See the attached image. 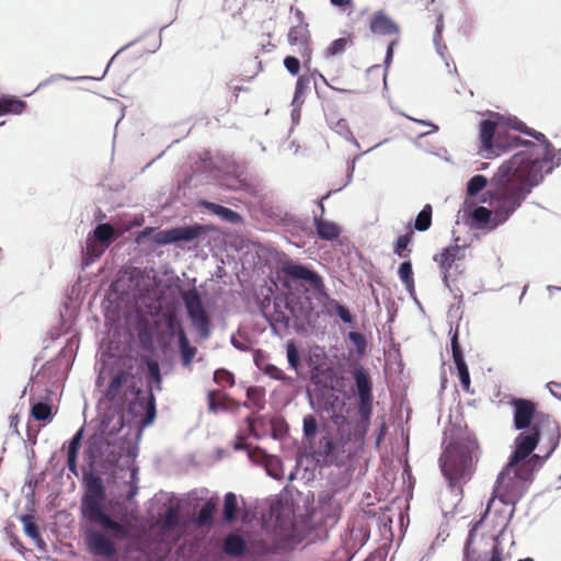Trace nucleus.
Returning a JSON list of instances; mask_svg holds the SVG:
<instances>
[{"label": "nucleus", "mask_w": 561, "mask_h": 561, "mask_svg": "<svg viewBox=\"0 0 561 561\" xmlns=\"http://www.w3.org/2000/svg\"><path fill=\"white\" fill-rule=\"evenodd\" d=\"M138 443L117 432L111 415H99L93 433L88 437L83 450L82 480L87 494L81 510L85 519L83 539L87 550L94 557L114 558L119 542L130 535L127 512L122 507V517L113 516L102 504L106 496L103 474L113 476L122 457L133 460L138 456Z\"/></svg>", "instance_id": "1"}, {"label": "nucleus", "mask_w": 561, "mask_h": 561, "mask_svg": "<svg viewBox=\"0 0 561 561\" xmlns=\"http://www.w3.org/2000/svg\"><path fill=\"white\" fill-rule=\"evenodd\" d=\"M130 375L125 369L113 371L102 396L105 411L101 415H111L112 425L117 427V432L138 443L144 428L151 425L157 417L153 390H161L162 375L157 364L149 366L146 393L140 388L127 386Z\"/></svg>", "instance_id": "2"}, {"label": "nucleus", "mask_w": 561, "mask_h": 561, "mask_svg": "<svg viewBox=\"0 0 561 561\" xmlns=\"http://www.w3.org/2000/svg\"><path fill=\"white\" fill-rule=\"evenodd\" d=\"M515 133L528 136L534 140L535 138L545 139L543 133L527 126L516 115L493 111V159L516 148H523L504 161L493 173V207L497 216L504 214V207L500 209V202L506 195V188L511 184H518L526 161L536 150L534 141L523 139Z\"/></svg>", "instance_id": "3"}, {"label": "nucleus", "mask_w": 561, "mask_h": 561, "mask_svg": "<svg viewBox=\"0 0 561 561\" xmlns=\"http://www.w3.org/2000/svg\"><path fill=\"white\" fill-rule=\"evenodd\" d=\"M324 287L323 277L312 266L286 260L277 271L274 320L284 327H289L291 320L309 324L313 318L310 294L316 298Z\"/></svg>", "instance_id": "4"}, {"label": "nucleus", "mask_w": 561, "mask_h": 561, "mask_svg": "<svg viewBox=\"0 0 561 561\" xmlns=\"http://www.w3.org/2000/svg\"><path fill=\"white\" fill-rule=\"evenodd\" d=\"M540 442L535 431L517 434L507 461L493 484V502L499 500L502 504L515 506L528 491L536 474L554 453H550L548 445L543 455L537 454Z\"/></svg>", "instance_id": "5"}, {"label": "nucleus", "mask_w": 561, "mask_h": 561, "mask_svg": "<svg viewBox=\"0 0 561 561\" xmlns=\"http://www.w3.org/2000/svg\"><path fill=\"white\" fill-rule=\"evenodd\" d=\"M535 141L542 147V152H539L536 145V150L525 163L518 184H511L506 188V195L500 202V209L504 207L503 216H497L493 207V230L506 222L533 190L543 182L545 176L561 165V148L556 149L546 136L545 139L535 138Z\"/></svg>", "instance_id": "6"}, {"label": "nucleus", "mask_w": 561, "mask_h": 561, "mask_svg": "<svg viewBox=\"0 0 561 561\" xmlns=\"http://www.w3.org/2000/svg\"><path fill=\"white\" fill-rule=\"evenodd\" d=\"M479 446L473 434H459L451 438L439 457V468L448 482L451 493H462L461 483L472 474L473 460L478 458Z\"/></svg>", "instance_id": "7"}, {"label": "nucleus", "mask_w": 561, "mask_h": 561, "mask_svg": "<svg viewBox=\"0 0 561 561\" xmlns=\"http://www.w3.org/2000/svg\"><path fill=\"white\" fill-rule=\"evenodd\" d=\"M209 230L206 225L201 224L175 226L164 230H157L154 227L147 226L135 233L134 242L141 245L146 241L152 240L156 247L169 244L181 247L182 244L203 240Z\"/></svg>", "instance_id": "8"}, {"label": "nucleus", "mask_w": 561, "mask_h": 561, "mask_svg": "<svg viewBox=\"0 0 561 561\" xmlns=\"http://www.w3.org/2000/svg\"><path fill=\"white\" fill-rule=\"evenodd\" d=\"M491 513V496L485 502L484 512L469 529L463 546V561H491V526L485 523Z\"/></svg>", "instance_id": "9"}, {"label": "nucleus", "mask_w": 561, "mask_h": 561, "mask_svg": "<svg viewBox=\"0 0 561 561\" xmlns=\"http://www.w3.org/2000/svg\"><path fill=\"white\" fill-rule=\"evenodd\" d=\"M308 402L310 408L318 414L327 412L335 424L343 420L341 414L345 405L344 399L332 388H316L314 397L308 391Z\"/></svg>", "instance_id": "10"}, {"label": "nucleus", "mask_w": 561, "mask_h": 561, "mask_svg": "<svg viewBox=\"0 0 561 561\" xmlns=\"http://www.w3.org/2000/svg\"><path fill=\"white\" fill-rule=\"evenodd\" d=\"M462 222L473 230L491 228V206L488 202H462L456 224Z\"/></svg>", "instance_id": "11"}, {"label": "nucleus", "mask_w": 561, "mask_h": 561, "mask_svg": "<svg viewBox=\"0 0 561 561\" xmlns=\"http://www.w3.org/2000/svg\"><path fill=\"white\" fill-rule=\"evenodd\" d=\"M510 404L513 408V427L519 433L537 426L539 416L546 414L538 411L536 404L528 399L512 398Z\"/></svg>", "instance_id": "12"}, {"label": "nucleus", "mask_w": 561, "mask_h": 561, "mask_svg": "<svg viewBox=\"0 0 561 561\" xmlns=\"http://www.w3.org/2000/svg\"><path fill=\"white\" fill-rule=\"evenodd\" d=\"M346 443L342 438L325 435L320 438L316 454L324 466L342 463L345 458Z\"/></svg>", "instance_id": "13"}, {"label": "nucleus", "mask_w": 561, "mask_h": 561, "mask_svg": "<svg viewBox=\"0 0 561 561\" xmlns=\"http://www.w3.org/2000/svg\"><path fill=\"white\" fill-rule=\"evenodd\" d=\"M248 457L251 461L262 465L265 468L266 474L272 479H283L284 466L282 459L278 456L271 455L257 447L254 450H249Z\"/></svg>", "instance_id": "14"}, {"label": "nucleus", "mask_w": 561, "mask_h": 561, "mask_svg": "<svg viewBox=\"0 0 561 561\" xmlns=\"http://www.w3.org/2000/svg\"><path fill=\"white\" fill-rule=\"evenodd\" d=\"M537 426L529 431L537 432L539 440L546 437L547 444L550 445V453L556 451L561 440V430L559 423L549 414L540 415Z\"/></svg>", "instance_id": "15"}, {"label": "nucleus", "mask_w": 561, "mask_h": 561, "mask_svg": "<svg viewBox=\"0 0 561 561\" xmlns=\"http://www.w3.org/2000/svg\"><path fill=\"white\" fill-rule=\"evenodd\" d=\"M459 239V237L455 238L454 245L445 248L440 253L434 256V261L439 264V267L444 274L443 282L447 287H450L448 282V271L456 261L465 257L467 245L466 243L458 244Z\"/></svg>", "instance_id": "16"}, {"label": "nucleus", "mask_w": 561, "mask_h": 561, "mask_svg": "<svg viewBox=\"0 0 561 561\" xmlns=\"http://www.w3.org/2000/svg\"><path fill=\"white\" fill-rule=\"evenodd\" d=\"M316 299L320 302L322 311L327 316L337 317L345 324H353L355 322V317L351 313L348 308L339 300L331 298L325 287Z\"/></svg>", "instance_id": "17"}, {"label": "nucleus", "mask_w": 561, "mask_h": 561, "mask_svg": "<svg viewBox=\"0 0 561 561\" xmlns=\"http://www.w3.org/2000/svg\"><path fill=\"white\" fill-rule=\"evenodd\" d=\"M316 299L320 302L322 311L327 316L337 317L345 324H353L355 322V317L351 313L348 308L339 300L331 298L325 287Z\"/></svg>", "instance_id": "18"}, {"label": "nucleus", "mask_w": 561, "mask_h": 561, "mask_svg": "<svg viewBox=\"0 0 561 561\" xmlns=\"http://www.w3.org/2000/svg\"><path fill=\"white\" fill-rule=\"evenodd\" d=\"M316 299L320 302L322 311L327 316L337 317L345 324H353L355 322V317L351 313L348 308L339 300L331 298L325 287Z\"/></svg>", "instance_id": "19"}, {"label": "nucleus", "mask_w": 561, "mask_h": 561, "mask_svg": "<svg viewBox=\"0 0 561 561\" xmlns=\"http://www.w3.org/2000/svg\"><path fill=\"white\" fill-rule=\"evenodd\" d=\"M450 348L453 354L454 364L456 366L458 378L463 390L469 391L470 374L465 360L462 347L459 342L458 329L453 332L450 330Z\"/></svg>", "instance_id": "20"}, {"label": "nucleus", "mask_w": 561, "mask_h": 561, "mask_svg": "<svg viewBox=\"0 0 561 561\" xmlns=\"http://www.w3.org/2000/svg\"><path fill=\"white\" fill-rule=\"evenodd\" d=\"M187 318L196 330L198 339L204 341L211 334V320L201 302L186 307Z\"/></svg>", "instance_id": "21"}, {"label": "nucleus", "mask_w": 561, "mask_h": 561, "mask_svg": "<svg viewBox=\"0 0 561 561\" xmlns=\"http://www.w3.org/2000/svg\"><path fill=\"white\" fill-rule=\"evenodd\" d=\"M489 179L482 174L471 176L465 191L463 202H488L491 206V188H488Z\"/></svg>", "instance_id": "22"}, {"label": "nucleus", "mask_w": 561, "mask_h": 561, "mask_svg": "<svg viewBox=\"0 0 561 561\" xmlns=\"http://www.w3.org/2000/svg\"><path fill=\"white\" fill-rule=\"evenodd\" d=\"M224 173L219 180V185L227 190L237 191L243 188L247 183L241 178L244 171L242 164L237 162L234 159L224 160Z\"/></svg>", "instance_id": "23"}, {"label": "nucleus", "mask_w": 561, "mask_h": 561, "mask_svg": "<svg viewBox=\"0 0 561 561\" xmlns=\"http://www.w3.org/2000/svg\"><path fill=\"white\" fill-rule=\"evenodd\" d=\"M31 416L35 421H41L44 423H49L53 421L55 416L54 407L50 399V391H47V394L41 397L39 399H31Z\"/></svg>", "instance_id": "24"}, {"label": "nucleus", "mask_w": 561, "mask_h": 561, "mask_svg": "<svg viewBox=\"0 0 561 561\" xmlns=\"http://www.w3.org/2000/svg\"><path fill=\"white\" fill-rule=\"evenodd\" d=\"M352 378L355 386V399L373 398V380L363 366L355 365L353 367Z\"/></svg>", "instance_id": "25"}, {"label": "nucleus", "mask_w": 561, "mask_h": 561, "mask_svg": "<svg viewBox=\"0 0 561 561\" xmlns=\"http://www.w3.org/2000/svg\"><path fill=\"white\" fill-rule=\"evenodd\" d=\"M369 28L371 33L383 36L399 34L400 32L399 25L383 11L374 13Z\"/></svg>", "instance_id": "26"}, {"label": "nucleus", "mask_w": 561, "mask_h": 561, "mask_svg": "<svg viewBox=\"0 0 561 561\" xmlns=\"http://www.w3.org/2000/svg\"><path fill=\"white\" fill-rule=\"evenodd\" d=\"M201 206L204 209H206L209 214L219 217L220 219H222L226 222H229L232 225H238V224L243 222V218L238 211H236L229 207H226L224 205L204 199L201 202Z\"/></svg>", "instance_id": "27"}, {"label": "nucleus", "mask_w": 561, "mask_h": 561, "mask_svg": "<svg viewBox=\"0 0 561 561\" xmlns=\"http://www.w3.org/2000/svg\"><path fill=\"white\" fill-rule=\"evenodd\" d=\"M248 543L243 536L237 533H229L225 536L222 551L232 558H240L247 553Z\"/></svg>", "instance_id": "28"}, {"label": "nucleus", "mask_w": 561, "mask_h": 561, "mask_svg": "<svg viewBox=\"0 0 561 561\" xmlns=\"http://www.w3.org/2000/svg\"><path fill=\"white\" fill-rule=\"evenodd\" d=\"M88 238H91L98 247H104V251L115 240V230L108 222L98 224L92 231L89 232Z\"/></svg>", "instance_id": "29"}, {"label": "nucleus", "mask_w": 561, "mask_h": 561, "mask_svg": "<svg viewBox=\"0 0 561 561\" xmlns=\"http://www.w3.org/2000/svg\"><path fill=\"white\" fill-rule=\"evenodd\" d=\"M313 225L316 227L317 234L321 240L333 241L341 234V229L337 224L325 220L321 216H313Z\"/></svg>", "instance_id": "30"}, {"label": "nucleus", "mask_w": 561, "mask_h": 561, "mask_svg": "<svg viewBox=\"0 0 561 561\" xmlns=\"http://www.w3.org/2000/svg\"><path fill=\"white\" fill-rule=\"evenodd\" d=\"M254 363L257 368L272 379L280 380L286 386H294L296 378L287 376L280 368L271 363H264L259 359L257 353L254 354Z\"/></svg>", "instance_id": "31"}, {"label": "nucleus", "mask_w": 561, "mask_h": 561, "mask_svg": "<svg viewBox=\"0 0 561 561\" xmlns=\"http://www.w3.org/2000/svg\"><path fill=\"white\" fill-rule=\"evenodd\" d=\"M484 115L488 117L483 118L480 123L479 129V153L484 159H491V112L486 111Z\"/></svg>", "instance_id": "32"}, {"label": "nucleus", "mask_w": 561, "mask_h": 561, "mask_svg": "<svg viewBox=\"0 0 561 561\" xmlns=\"http://www.w3.org/2000/svg\"><path fill=\"white\" fill-rule=\"evenodd\" d=\"M280 226L286 233L294 237L300 236L308 227V219H302L294 214L285 213L280 218Z\"/></svg>", "instance_id": "33"}, {"label": "nucleus", "mask_w": 561, "mask_h": 561, "mask_svg": "<svg viewBox=\"0 0 561 561\" xmlns=\"http://www.w3.org/2000/svg\"><path fill=\"white\" fill-rule=\"evenodd\" d=\"M159 322L170 339H178L179 341L181 334L185 333L181 318L174 313H163Z\"/></svg>", "instance_id": "34"}, {"label": "nucleus", "mask_w": 561, "mask_h": 561, "mask_svg": "<svg viewBox=\"0 0 561 561\" xmlns=\"http://www.w3.org/2000/svg\"><path fill=\"white\" fill-rule=\"evenodd\" d=\"M241 405L247 409L263 410L265 408V389L259 386H250L247 389V401Z\"/></svg>", "instance_id": "35"}, {"label": "nucleus", "mask_w": 561, "mask_h": 561, "mask_svg": "<svg viewBox=\"0 0 561 561\" xmlns=\"http://www.w3.org/2000/svg\"><path fill=\"white\" fill-rule=\"evenodd\" d=\"M26 102L14 95L0 96V115L21 114L26 108Z\"/></svg>", "instance_id": "36"}, {"label": "nucleus", "mask_w": 561, "mask_h": 561, "mask_svg": "<svg viewBox=\"0 0 561 561\" xmlns=\"http://www.w3.org/2000/svg\"><path fill=\"white\" fill-rule=\"evenodd\" d=\"M178 346L182 365L188 367L196 356L197 348L191 344L186 333L181 334Z\"/></svg>", "instance_id": "37"}, {"label": "nucleus", "mask_w": 561, "mask_h": 561, "mask_svg": "<svg viewBox=\"0 0 561 561\" xmlns=\"http://www.w3.org/2000/svg\"><path fill=\"white\" fill-rule=\"evenodd\" d=\"M217 506V501L213 499H207L202 508L195 515V523L198 526H209L214 523L215 519V510Z\"/></svg>", "instance_id": "38"}, {"label": "nucleus", "mask_w": 561, "mask_h": 561, "mask_svg": "<svg viewBox=\"0 0 561 561\" xmlns=\"http://www.w3.org/2000/svg\"><path fill=\"white\" fill-rule=\"evenodd\" d=\"M103 253L104 247H98V244L91 238H87L85 249L82 251V270L87 268L93 262L100 259Z\"/></svg>", "instance_id": "39"}, {"label": "nucleus", "mask_w": 561, "mask_h": 561, "mask_svg": "<svg viewBox=\"0 0 561 561\" xmlns=\"http://www.w3.org/2000/svg\"><path fill=\"white\" fill-rule=\"evenodd\" d=\"M398 276L402 284L405 286L408 293L413 297L414 296V277H413V267L410 260H405L400 263L398 267Z\"/></svg>", "instance_id": "40"}, {"label": "nucleus", "mask_w": 561, "mask_h": 561, "mask_svg": "<svg viewBox=\"0 0 561 561\" xmlns=\"http://www.w3.org/2000/svg\"><path fill=\"white\" fill-rule=\"evenodd\" d=\"M414 237V231L412 228H408L405 233L400 234L394 243H393V253L397 254L401 259H405L408 253L411 252L409 249L410 243L412 242Z\"/></svg>", "instance_id": "41"}, {"label": "nucleus", "mask_w": 561, "mask_h": 561, "mask_svg": "<svg viewBox=\"0 0 561 561\" xmlns=\"http://www.w3.org/2000/svg\"><path fill=\"white\" fill-rule=\"evenodd\" d=\"M302 433L304 437L310 446L316 443L317 435L319 433L318 420L313 414H307L302 419Z\"/></svg>", "instance_id": "42"}, {"label": "nucleus", "mask_w": 561, "mask_h": 561, "mask_svg": "<svg viewBox=\"0 0 561 561\" xmlns=\"http://www.w3.org/2000/svg\"><path fill=\"white\" fill-rule=\"evenodd\" d=\"M443 30H444V18H443V14H439L437 16V19H436V25H435L433 42H434V46H435V49H436L437 54L445 61L446 67L449 68L450 64H449L447 57L445 56V51L447 50V46L442 43Z\"/></svg>", "instance_id": "43"}, {"label": "nucleus", "mask_w": 561, "mask_h": 561, "mask_svg": "<svg viewBox=\"0 0 561 561\" xmlns=\"http://www.w3.org/2000/svg\"><path fill=\"white\" fill-rule=\"evenodd\" d=\"M84 433L85 423L75 432V434L69 440L65 443L64 447L67 450V456L79 457L82 442L84 438Z\"/></svg>", "instance_id": "44"}, {"label": "nucleus", "mask_w": 561, "mask_h": 561, "mask_svg": "<svg viewBox=\"0 0 561 561\" xmlns=\"http://www.w3.org/2000/svg\"><path fill=\"white\" fill-rule=\"evenodd\" d=\"M247 431L255 438H261L262 433L265 432L266 420L262 415L250 414L244 419Z\"/></svg>", "instance_id": "45"}, {"label": "nucleus", "mask_w": 561, "mask_h": 561, "mask_svg": "<svg viewBox=\"0 0 561 561\" xmlns=\"http://www.w3.org/2000/svg\"><path fill=\"white\" fill-rule=\"evenodd\" d=\"M433 208L431 204H425L414 220V229L424 232L432 226Z\"/></svg>", "instance_id": "46"}, {"label": "nucleus", "mask_w": 561, "mask_h": 561, "mask_svg": "<svg viewBox=\"0 0 561 561\" xmlns=\"http://www.w3.org/2000/svg\"><path fill=\"white\" fill-rule=\"evenodd\" d=\"M238 497L233 492H227L224 496L222 514L227 522H233L237 518Z\"/></svg>", "instance_id": "47"}, {"label": "nucleus", "mask_w": 561, "mask_h": 561, "mask_svg": "<svg viewBox=\"0 0 561 561\" xmlns=\"http://www.w3.org/2000/svg\"><path fill=\"white\" fill-rule=\"evenodd\" d=\"M288 43L290 45H298L306 42H309V31L308 25H304L302 23L298 25H294L289 28L288 32Z\"/></svg>", "instance_id": "48"}, {"label": "nucleus", "mask_w": 561, "mask_h": 561, "mask_svg": "<svg viewBox=\"0 0 561 561\" xmlns=\"http://www.w3.org/2000/svg\"><path fill=\"white\" fill-rule=\"evenodd\" d=\"M21 522L23 523L24 534L30 537L37 547H41V545L44 543V539L38 526L25 515L21 516Z\"/></svg>", "instance_id": "49"}, {"label": "nucleus", "mask_w": 561, "mask_h": 561, "mask_svg": "<svg viewBox=\"0 0 561 561\" xmlns=\"http://www.w3.org/2000/svg\"><path fill=\"white\" fill-rule=\"evenodd\" d=\"M309 82H310V80L306 76H300L297 79L296 85H295V93H294V98L291 101L293 106H301L304 104V102H305L304 95L309 88Z\"/></svg>", "instance_id": "50"}, {"label": "nucleus", "mask_w": 561, "mask_h": 561, "mask_svg": "<svg viewBox=\"0 0 561 561\" xmlns=\"http://www.w3.org/2000/svg\"><path fill=\"white\" fill-rule=\"evenodd\" d=\"M286 356L289 367L298 373L302 357L299 348L293 342H289L286 346Z\"/></svg>", "instance_id": "51"}, {"label": "nucleus", "mask_w": 561, "mask_h": 561, "mask_svg": "<svg viewBox=\"0 0 561 561\" xmlns=\"http://www.w3.org/2000/svg\"><path fill=\"white\" fill-rule=\"evenodd\" d=\"M351 43V38L348 37H340L334 39L325 49V57H335L341 54H343L348 45Z\"/></svg>", "instance_id": "52"}, {"label": "nucleus", "mask_w": 561, "mask_h": 561, "mask_svg": "<svg viewBox=\"0 0 561 561\" xmlns=\"http://www.w3.org/2000/svg\"><path fill=\"white\" fill-rule=\"evenodd\" d=\"M357 411L363 421H369L373 413V398L356 399Z\"/></svg>", "instance_id": "53"}, {"label": "nucleus", "mask_w": 561, "mask_h": 561, "mask_svg": "<svg viewBox=\"0 0 561 561\" xmlns=\"http://www.w3.org/2000/svg\"><path fill=\"white\" fill-rule=\"evenodd\" d=\"M328 124L333 131L342 136L345 140L347 138H352L353 133L351 131L346 119L339 118L336 121H328Z\"/></svg>", "instance_id": "54"}, {"label": "nucleus", "mask_w": 561, "mask_h": 561, "mask_svg": "<svg viewBox=\"0 0 561 561\" xmlns=\"http://www.w3.org/2000/svg\"><path fill=\"white\" fill-rule=\"evenodd\" d=\"M214 381L218 385H234V375L226 368H218L214 371Z\"/></svg>", "instance_id": "55"}, {"label": "nucleus", "mask_w": 561, "mask_h": 561, "mask_svg": "<svg viewBox=\"0 0 561 561\" xmlns=\"http://www.w3.org/2000/svg\"><path fill=\"white\" fill-rule=\"evenodd\" d=\"M398 43H399V39L394 38V39L390 41L387 45L386 56L383 59V68H385L383 84H385V88H387V71L391 66V62L393 59V54H394V47L398 45Z\"/></svg>", "instance_id": "56"}, {"label": "nucleus", "mask_w": 561, "mask_h": 561, "mask_svg": "<svg viewBox=\"0 0 561 561\" xmlns=\"http://www.w3.org/2000/svg\"><path fill=\"white\" fill-rule=\"evenodd\" d=\"M92 79L91 77H88V76H82V77H68V76H65V75H53L50 76L48 79L42 81L38 83L37 88L33 91L35 92L36 90L43 88V87H46L57 80H68V81H81V80H90Z\"/></svg>", "instance_id": "57"}, {"label": "nucleus", "mask_w": 561, "mask_h": 561, "mask_svg": "<svg viewBox=\"0 0 561 561\" xmlns=\"http://www.w3.org/2000/svg\"><path fill=\"white\" fill-rule=\"evenodd\" d=\"M348 341L354 344L358 353H364L366 351V339L358 331H350L347 333Z\"/></svg>", "instance_id": "58"}, {"label": "nucleus", "mask_w": 561, "mask_h": 561, "mask_svg": "<svg viewBox=\"0 0 561 561\" xmlns=\"http://www.w3.org/2000/svg\"><path fill=\"white\" fill-rule=\"evenodd\" d=\"M285 69L293 76H297L300 71V60L291 55H288L283 60Z\"/></svg>", "instance_id": "59"}, {"label": "nucleus", "mask_w": 561, "mask_h": 561, "mask_svg": "<svg viewBox=\"0 0 561 561\" xmlns=\"http://www.w3.org/2000/svg\"><path fill=\"white\" fill-rule=\"evenodd\" d=\"M230 342H231V345L236 350L241 351V352H248L251 348V343L245 337H238V336L232 334L231 339H230Z\"/></svg>", "instance_id": "60"}, {"label": "nucleus", "mask_w": 561, "mask_h": 561, "mask_svg": "<svg viewBox=\"0 0 561 561\" xmlns=\"http://www.w3.org/2000/svg\"><path fill=\"white\" fill-rule=\"evenodd\" d=\"M207 403H208V410L213 413H217L219 411H225L226 410V407L221 403H219L216 399H215V392L214 391H209L208 394H207Z\"/></svg>", "instance_id": "61"}, {"label": "nucleus", "mask_w": 561, "mask_h": 561, "mask_svg": "<svg viewBox=\"0 0 561 561\" xmlns=\"http://www.w3.org/2000/svg\"><path fill=\"white\" fill-rule=\"evenodd\" d=\"M125 460H126V465L129 467V470H130V476H129V482L128 484H133V485H137L138 483V467L133 465L135 458L133 460H127V458L125 457Z\"/></svg>", "instance_id": "62"}, {"label": "nucleus", "mask_w": 561, "mask_h": 561, "mask_svg": "<svg viewBox=\"0 0 561 561\" xmlns=\"http://www.w3.org/2000/svg\"><path fill=\"white\" fill-rule=\"evenodd\" d=\"M493 561H503V552L500 545L499 536L493 535Z\"/></svg>", "instance_id": "63"}, {"label": "nucleus", "mask_w": 561, "mask_h": 561, "mask_svg": "<svg viewBox=\"0 0 561 561\" xmlns=\"http://www.w3.org/2000/svg\"><path fill=\"white\" fill-rule=\"evenodd\" d=\"M78 460H79V457L67 456L68 470L76 477L79 476Z\"/></svg>", "instance_id": "64"}]
</instances>
